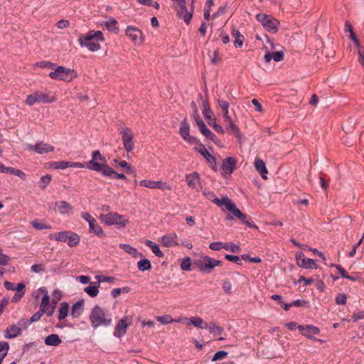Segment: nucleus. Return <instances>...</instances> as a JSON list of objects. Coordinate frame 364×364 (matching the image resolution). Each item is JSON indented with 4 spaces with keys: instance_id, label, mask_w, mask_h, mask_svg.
<instances>
[{
    "instance_id": "nucleus-1",
    "label": "nucleus",
    "mask_w": 364,
    "mask_h": 364,
    "mask_svg": "<svg viewBox=\"0 0 364 364\" xmlns=\"http://www.w3.org/2000/svg\"><path fill=\"white\" fill-rule=\"evenodd\" d=\"M105 41L104 35L100 31H90L85 35H81L78 38L79 44L81 47H86L92 52L97 51L100 49L99 41Z\"/></svg>"
},
{
    "instance_id": "nucleus-2",
    "label": "nucleus",
    "mask_w": 364,
    "mask_h": 364,
    "mask_svg": "<svg viewBox=\"0 0 364 364\" xmlns=\"http://www.w3.org/2000/svg\"><path fill=\"white\" fill-rule=\"evenodd\" d=\"M87 168L97 172H100L103 176L112 173L109 166L107 165L106 158L102 156L99 150L92 152V159L88 161Z\"/></svg>"
},
{
    "instance_id": "nucleus-3",
    "label": "nucleus",
    "mask_w": 364,
    "mask_h": 364,
    "mask_svg": "<svg viewBox=\"0 0 364 364\" xmlns=\"http://www.w3.org/2000/svg\"><path fill=\"white\" fill-rule=\"evenodd\" d=\"M90 321L92 326L97 328L100 326H109L112 324V316L106 314L98 305H95L90 314Z\"/></svg>"
},
{
    "instance_id": "nucleus-4",
    "label": "nucleus",
    "mask_w": 364,
    "mask_h": 364,
    "mask_svg": "<svg viewBox=\"0 0 364 364\" xmlns=\"http://www.w3.org/2000/svg\"><path fill=\"white\" fill-rule=\"evenodd\" d=\"M99 219L106 225H115L118 228H124L130 223L127 215H120L117 212H109L105 214H100Z\"/></svg>"
},
{
    "instance_id": "nucleus-5",
    "label": "nucleus",
    "mask_w": 364,
    "mask_h": 364,
    "mask_svg": "<svg viewBox=\"0 0 364 364\" xmlns=\"http://www.w3.org/2000/svg\"><path fill=\"white\" fill-rule=\"evenodd\" d=\"M48 76L53 80H58L65 82H72L77 77L76 71L73 69L68 68L64 66H56L51 71Z\"/></svg>"
},
{
    "instance_id": "nucleus-6",
    "label": "nucleus",
    "mask_w": 364,
    "mask_h": 364,
    "mask_svg": "<svg viewBox=\"0 0 364 364\" xmlns=\"http://www.w3.org/2000/svg\"><path fill=\"white\" fill-rule=\"evenodd\" d=\"M173 1V8L177 12V16L183 18L186 24H188L193 17V6H191L188 9L186 6L185 0H172Z\"/></svg>"
},
{
    "instance_id": "nucleus-7",
    "label": "nucleus",
    "mask_w": 364,
    "mask_h": 364,
    "mask_svg": "<svg viewBox=\"0 0 364 364\" xmlns=\"http://www.w3.org/2000/svg\"><path fill=\"white\" fill-rule=\"evenodd\" d=\"M256 18L267 31L272 33L278 31L280 23L272 16L260 13L256 16Z\"/></svg>"
},
{
    "instance_id": "nucleus-8",
    "label": "nucleus",
    "mask_w": 364,
    "mask_h": 364,
    "mask_svg": "<svg viewBox=\"0 0 364 364\" xmlns=\"http://www.w3.org/2000/svg\"><path fill=\"white\" fill-rule=\"evenodd\" d=\"M203 195L220 208L225 206L228 211L235 208V203L227 196L218 198L213 192L206 190L203 191Z\"/></svg>"
},
{
    "instance_id": "nucleus-9",
    "label": "nucleus",
    "mask_w": 364,
    "mask_h": 364,
    "mask_svg": "<svg viewBox=\"0 0 364 364\" xmlns=\"http://www.w3.org/2000/svg\"><path fill=\"white\" fill-rule=\"evenodd\" d=\"M195 264L200 272L208 274L211 272L214 267L220 265L221 261L205 256Z\"/></svg>"
},
{
    "instance_id": "nucleus-10",
    "label": "nucleus",
    "mask_w": 364,
    "mask_h": 364,
    "mask_svg": "<svg viewBox=\"0 0 364 364\" xmlns=\"http://www.w3.org/2000/svg\"><path fill=\"white\" fill-rule=\"evenodd\" d=\"M55 97L50 96L48 93L36 92L27 96L26 103L28 106H32L35 103H50L55 101Z\"/></svg>"
},
{
    "instance_id": "nucleus-11",
    "label": "nucleus",
    "mask_w": 364,
    "mask_h": 364,
    "mask_svg": "<svg viewBox=\"0 0 364 364\" xmlns=\"http://www.w3.org/2000/svg\"><path fill=\"white\" fill-rule=\"evenodd\" d=\"M122 141L125 150L131 152L134 148V134L130 129L125 127L120 131Z\"/></svg>"
},
{
    "instance_id": "nucleus-12",
    "label": "nucleus",
    "mask_w": 364,
    "mask_h": 364,
    "mask_svg": "<svg viewBox=\"0 0 364 364\" xmlns=\"http://www.w3.org/2000/svg\"><path fill=\"white\" fill-rule=\"evenodd\" d=\"M126 34L130 38L135 45H141L144 43V38L142 32L136 27L127 26Z\"/></svg>"
},
{
    "instance_id": "nucleus-13",
    "label": "nucleus",
    "mask_w": 364,
    "mask_h": 364,
    "mask_svg": "<svg viewBox=\"0 0 364 364\" xmlns=\"http://www.w3.org/2000/svg\"><path fill=\"white\" fill-rule=\"evenodd\" d=\"M132 324V318L128 316L122 317L115 326L114 336L121 338L127 333V328Z\"/></svg>"
},
{
    "instance_id": "nucleus-14",
    "label": "nucleus",
    "mask_w": 364,
    "mask_h": 364,
    "mask_svg": "<svg viewBox=\"0 0 364 364\" xmlns=\"http://www.w3.org/2000/svg\"><path fill=\"white\" fill-rule=\"evenodd\" d=\"M193 149L200 154L207 160L214 171H217L215 158L208 152L203 144H199V146H194Z\"/></svg>"
},
{
    "instance_id": "nucleus-15",
    "label": "nucleus",
    "mask_w": 364,
    "mask_h": 364,
    "mask_svg": "<svg viewBox=\"0 0 364 364\" xmlns=\"http://www.w3.org/2000/svg\"><path fill=\"white\" fill-rule=\"evenodd\" d=\"M237 161L234 157H228L223 160L221 165V174L226 177L230 176L236 167Z\"/></svg>"
},
{
    "instance_id": "nucleus-16",
    "label": "nucleus",
    "mask_w": 364,
    "mask_h": 364,
    "mask_svg": "<svg viewBox=\"0 0 364 364\" xmlns=\"http://www.w3.org/2000/svg\"><path fill=\"white\" fill-rule=\"evenodd\" d=\"M186 181L190 188L195 189L197 191L202 189L200 175L196 171L187 174L186 176Z\"/></svg>"
},
{
    "instance_id": "nucleus-17",
    "label": "nucleus",
    "mask_w": 364,
    "mask_h": 364,
    "mask_svg": "<svg viewBox=\"0 0 364 364\" xmlns=\"http://www.w3.org/2000/svg\"><path fill=\"white\" fill-rule=\"evenodd\" d=\"M225 123V129L229 134H233L241 143L242 135L240 131L239 127L234 122L231 117L224 120Z\"/></svg>"
},
{
    "instance_id": "nucleus-18",
    "label": "nucleus",
    "mask_w": 364,
    "mask_h": 364,
    "mask_svg": "<svg viewBox=\"0 0 364 364\" xmlns=\"http://www.w3.org/2000/svg\"><path fill=\"white\" fill-rule=\"evenodd\" d=\"M55 309V305H54L52 302L50 304V296H43L39 310H41L43 314H46V315L50 317L54 314Z\"/></svg>"
},
{
    "instance_id": "nucleus-19",
    "label": "nucleus",
    "mask_w": 364,
    "mask_h": 364,
    "mask_svg": "<svg viewBox=\"0 0 364 364\" xmlns=\"http://www.w3.org/2000/svg\"><path fill=\"white\" fill-rule=\"evenodd\" d=\"M27 148L30 151H34L38 154H44L54 151V147L48 144L40 142L36 145L28 144Z\"/></svg>"
},
{
    "instance_id": "nucleus-20",
    "label": "nucleus",
    "mask_w": 364,
    "mask_h": 364,
    "mask_svg": "<svg viewBox=\"0 0 364 364\" xmlns=\"http://www.w3.org/2000/svg\"><path fill=\"white\" fill-rule=\"evenodd\" d=\"M50 167L55 169H65L68 167L83 168L85 166L80 162H71L67 161H54L51 164Z\"/></svg>"
},
{
    "instance_id": "nucleus-21",
    "label": "nucleus",
    "mask_w": 364,
    "mask_h": 364,
    "mask_svg": "<svg viewBox=\"0 0 364 364\" xmlns=\"http://www.w3.org/2000/svg\"><path fill=\"white\" fill-rule=\"evenodd\" d=\"M296 262L301 267L306 269L316 268V264L314 259L306 258L303 252H299L296 257Z\"/></svg>"
},
{
    "instance_id": "nucleus-22",
    "label": "nucleus",
    "mask_w": 364,
    "mask_h": 364,
    "mask_svg": "<svg viewBox=\"0 0 364 364\" xmlns=\"http://www.w3.org/2000/svg\"><path fill=\"white\" fill-rule=\"evenodd\" d=\"M183 321H186L188 326L193 325L196 328H205V329H207V328H208L207 323L205 322L203 320V318L199 316H193V317H191L189 319L180 318L178 319H176V322L179 323V322H182Z\"/></svg>"
},
{
    "instance_id": "nucleus-23",
    "label": "nucleus",
    "mask_w": 364,
    "mask_h": 364,
    "mask_svg": "<svg viewBox=\"0 0 364 364\" xmlns=\"http://www.w3.org/2000/svg\"><path fill=\"white\" fill-rule=\"evenodd\" d=\"M232 215L236 218L239 219L242 223L250 228H254L258 229V227L251 220H247V215L242 213L235 204V208L232 210H229Z\"/></svg>"
},
{
    "instance_id": "nucleus-24",
    "label": "nucleus",
    "mask_w": 364,
    "mask_h": 364,
    "mask_svg": "<svg viewBox=\"0 0 364 364\" xmlns=\"http://www.w3.org/2000/svg\"><path fill=\"white\" fill-rule=\"evenodd\" d=\"M177 239V235L172 232L171 234L164 235L161 239V243L163 246L166 247L177 246L178 245Z\"/></svg>"
},
{
    "instance_id": "nucleus-25",
    "label": "nucleus",
    "mask_w": 364,
    "mask_h": 364,
    "mask_svg": "<svg viewBox=\"0 0 364 364\" xmlns=\"http://www.w3.org/2000/svg\"><path fill=\"white\" fill-rule=\"evenodd\" d=\"M21 335V328L16 324L9 326L4 332L6 338H14Z\"/></svg>"
},
{
    "instance_id": "nucleus-26",
    "label": "nucleus",
    "mask_w": 364,
    "mask_h": 364,
    "mask_svg": "<svg viewBox=\"0 0 364 364\" xmlns=\"http://www.w3.org/2000/svg\"><path fill=\"white\" fill-rule=\"evenodd\" d=\"M58 210L61 215H72L73 213V207L66 200H61L55 203Z\"/></svg>"
},
{
    "instance_id": "nucleus-27",
    "label": "nucleus",
    "mask_w": 364,
    "mask_h": 364,
    "mask_svg": "<svg viewBox=\"0 0 364 364\" xmlns=\"http://www.w3.org/2000/svg\"><path fill=\"white\" fill-rule=\"evenodd\" d=\"M255 168L257 170V172H259L262 178L267 179V174L268 173V171L267 169L265 163L264 161L261 159H256L255 161Z\"/></svg>"
},
{
    "instance_id": "nucleus-28",
    "label": "nucleus",
    "mask_w": 364,
    "mask_h": 364,
    "mask_svg": "<svg viewBox=\"0 0 364 364\" xmlns=\"http://www.w3.org/2000/svg\"><path fill=\"white\" fill-rule=\"evenodd\" d=\"M89 224V230L90 232L94 233L95 235L99 236V237H104L105 236V234L101 228V226L99 225L96 219L95 218L93 220H91Z\"/></svg>"
},
{
    "instance_id": "nucleus-29",
    "label": "nucleus",
    "mask_w": 364,
    "mask_h": 364,
    "mask_svg": "<svg viewBox=\"0 0 364 364\" xmlns=\"http://www.w3.org/2000/svg\"><path fill=\"white\" fill-rule=\"evenodd\" d=\"M119 247L134 258L142 257V253L139 252L135 247L128 244H120Z\"/></svg>"
},
{
    "instance_id": "nucleus-30",
    "label": "nucleus",
    "mask_w": 364,
    "mask_h": 364,
    "mask_svg": "<svg viewBox=\"0 0 364 364\" xmlns=\"http://www.w3.org/2000/svg\"><path fill=\"white\" fill-rule=\"evenodd\" d=\"M284 56L283 51H277L272 53L268 51L264 55V60L266 63H269L273 59L275 62H280L284 59Z\"/></svg>"
},
{
    "instance_id": "nucleus-31",
    "label": "nucleus",
    "mask_w": 364,
    "mask_h": 364,
    "mask_svg": "<svg viewBox=\"0 0 364 364\" xmlns=\"http://www.w3.org/2000/svg\"><path fill=\"white\" fill-rule=\"evenodd\" d=\"M84 301L80 300L72 306L71 316L73 318H78L83 312Z\"/></svg>"
},
{
    "instance_id": "nucleus-32",
    "label": "nucleus",
    "mask_w": 364,
    "mask_h": 364,
    "mask_svg": "<svg viewBox=\"0 0 364 364\" xmlns=\"http://www.w3.org/2000/svg\"><path fill=\"white\" fill-rule=\"evenodd\" d=\"M99 282H91L88 287L84 289V291L91 297H95L99 293Z\"/></svg>"
},
{
    "instance_id": "nucleus-33",
    "label": "nucleus",
    "mask_w": 364,
    "mask_h": 364,
    "mask_svg": "<svg viewBox=\"0 0 364 364\" xmlns=\"http://www.w3.org/2000/svg\"><path fill=\"white\" fill-rule=\"evenodd\" d=\"M320 330L318 327L313 325H305V331L304 336L309 338H314V336L318 335Z\"/></svg>"
},
{
    "instance_id": "nucleus-34",
    "label": "nucleus",
    "mask_w": 364,
    "mask_h": 364,
    "mask_svg": "<svg viewBox=\"0 0 364 364\" xmlns=\"http://www.w3.org/2000/svg\"><path fill=\"white\" fill-rule=\"evenodd\" d=\"M179 134L183 139L190 136V126L186 119H184L180 124Z\"/></svg>"
},
{
    "instance_id": "nucleus-35",
    "label": "nucleus",
    "mask_w": 364,
    "mask_h": 364,
    "mask_svg": "<svg viewBox=\"0 0 364 364\" xmlns=\"http://www.w3.org/2000/svg\"><path fill=\"white\" fill-rule=\"evenodd\" d=\"M60 343L61 340L57 334H50L45 338V343L47 346H58Z\"/></svg>"
},
{
    "instance_id": "nucleus-36",
    "label": "nucleus",
    "mask_w": 364,
    "mask_h": 364,
    "mask_svg": "<svg viewBox=\"0 0 364 364\" xmlns=\"http://www.w3.org/2000/svg\"><path fill=\"white\" fill-rule=\"evenodd\" d=\"M70 231H62L55 234H51L49 236L50 240H55L58 242H67Z\"/></svg>"
},
{
    "instance_id": "nucleus-37",
    "label": "nucleus",
    "mask_w": 364,
    "mask_h": 364,
    "mask_svg": "<svg viewBox=\"0 0 364 364\" xmlns=\"http://www.w3.org/2000/svg\"><path fill=\"white\" fill-rule=\"evenodd\" d=\"M80 235L75 232L70 231L67 240L68 246L70 247H75L80 243Z\"/></svg>"
},
{
    "instance_id": "nucleus-38",
    "label": "nucleus",
    "mask_w": 364,
    "mask_h": 364,
    "mask_svg": "<svg viewBox=\"0 0 364 364\" xmlns=\"http://www.w3.org/2000/svg\"><path fill=\"white\" fill-rule=\"evenodd\" d=\"M69 311V305L67 302H62L60 305V308L58 310V319L63 320L64 319L68 314Z\"/></svg>"
},
{
    "instance_id": "nucleus-39",
    "label": "nucleus",
    "mask_w": 364,
    "mask_h": 364,
    "mask_svg": "<svg viewBox=\"0 0 364 364\" xmlns=\"http://www.w3.org/2000/svg\"><path fill=\"white\" fill-rule=\"evenodd\" d=\"M199 130L200 132L206 137L213 139L215 137V134L210 132L209 129L207 128L206 125L203 122H200L198 125Z\"/></svg>"
},
{
    "instance_id": "nucleus-40",
    "label": "nucleus",
    "mask_w": 364,
    "mask_h": 364,
    "mask_svg": "<svg viewBox=\"0 0 364 364\" xmlns=\"http://www.w3.org/2000/svg\"><path fill=\"white\" fill-rule=\"evenodd\" d=\"M232 35L235 37L234 45L235 48H240L243 45L245 38L240 34L239 31L233 30Z\"/></svg>"
},
{
    "instance_id": "nucleus-41",
    "label": "nucleus",
    "mask_w": 364,
    "mask_h": 364,
    "mask_svg": "<svg viewBox=\"0 0 364 364\" xmlns=\"http://www.w3.org/2000/svg\"><path fill=\"white\" fill-rule=\"evenodd\" d=\"M146 246L150 247L154 254L159 257H162L164 256L163 252L161 251L159 245L151 240H146L145 242Z\"/></svg>"
},
{
    "instance_id": "nucleus-42",
    "label": "nucleus",
    "mask_w": 364,
    "mask_h": 364,
    "mask_svg": "<svg viewBox=\"0 0 364 364\" xmlns=\"http://www.w3.org/2000/svg\"><path fill=\"white\" fill-rule=\"evenodd\" d=\"M137 268L141 272L149 270L151 268V262L146 258L141 259L137 262Z\"/></svg>"
},
{
    "instance_id": "nucleus-43",
    "label": "nucleus",
    "mask_w": 364,
    "mask_h": 364,
    "mask_svg": "<svg viewBox=\"0 0 364 364\" xmlns=\"http://www.w3.org/2000/svg\"><path fill=\"white\" fill-rule=\"evenodd\" d=\"M117 21L114 18H112L107 20L105 22V25L107 30L114 33H117L119 31V28L117 26Z\"/></svg>"
},
{
    "instance_id": "nucleus-44",
    "label": "nucleus",
    "mask_w": 364,
    "mask_h": 364,
    "mask_svg": "<svg viewBox=\"0 0 364 364\" xmlns=\"http://www.w3.org/2000/svg\"><path fill=\"white\" fill-rule=\"evenodd\" d=\"M218 105L223 111V117L224 120L231 117L229 114V103L226 101L218 100Z\"/></svg>"
},
{
    "instance_id": "nucleus-45",
    "label": "nucleus",
    "mask_w": 364,
    "mask_h": 364,
    "mask_svg": "<svg viewBox=\"0 0 364 364\" xmlns=\"http://www.w3.org/2000/svg\"><path fill=\"white\" fill-rule=\"evenodd\" d=\"M52 180V176L50 174H46L45 176H43L38 182L39 186L41 189L44 190L46 189L48 186L50 184Z\"/></svg>"
},
{
    "instance_id": "nucleus-46",
    "label": "nucleus",
    "mask_w": 364,
    "mask_h": 364,
    "mask_svg": "<svg viewBox=\"0 0 364 364\" xmlns=\"http://www.w3.org/2000/svg\"><path fill=\"white\" fill-rule=\"evenodd\" d=\"M207 329H208L210 333H213L214 335H220L223 332V328L218 326L214 322L210 323Z\"/></svg>"
},
{
    "instance_id": "nucleus-47",
    "label": "nucleus",
    "mask_w": 364,
    "mask_h": 364,
    "mask_svg": "<svg viewBox=\"0 0 364 364\" xmlns=\"http://www.w3.org/2000/svg\"><path fill=\"white\" fill-rule=\"evenodd\" d=\"M9 348V346L7 342H0V363H1L3 359L7 355Z\"/></svg>"
},
{
    "instance_id": "nucleus-48",
    "label": "nucleus",
    "mask_w": 364,
    "mask_h": 364,
    "mask_svg": "<svg viewBox=\"0 0 364 364\" xmlns=\"http://www.w3.org/2000/svg\"><path fill=\"white\" fill-rule=\"evenodd\" d=\"M224 249L233 253H239L241 250V248L238 245L232 242L225 244Z\"/></svg>"
},
{
    "instance_id": "nucleus-49",
    "label": "nucleus",
    "mask_w": 364,
    "mask_h": 364,
    "mask_svg": "<svg viewBox=\"0 0 364 364\" xmlns=\"http://www.w3.org/2000/svg\"><path fill=\"white\" fill-rule=\"evenodd\" d=\"M154 189L157 188V189H161L163 191H165V190L169 191L171 189V186L166 182H164L161 181H154Z\"/></svg>"
},
{
    "instance_id": "nucleus-50",
    "label": "nucleus",
    "mask_w": 364,
    "mask_h": 364,
    "mask_svg": "<svg viewBox=\"0 0 364 364\" xmlns=\"http://www.w3.org/2000/svg\"><path fill=\"white\" fill-rule=\"evenodd\" d=\"M156 320L162 324H168L171 323L173 321H176V320H173L171 316H170L169 314L157 316Z\"/></svg>"
},
{
    "instance_id": "nucleus-51",
    "label": "nucleus",
    "mask_w": 364,
    "mask_h": 364,
    "mask_svg": "<svg viewBox=\"0 0 364 364\" xmlns=\"http://www.w3.org/2000/svg\"><path fill=\"white\" fill-rule=\"evenodd\" d=\"M6 173H12L16 176H18L19 178L24 179L26 177V174L19 169H16L11 167H7V170Z\"/></svg>"
},
{
    "instance_id": "nucleus-52",
    "label": "nucleus",
    "mask_w": 364,
    "mask_h": 364,
    "mask_svg": "<svg viewBox=\"0 0 364 364\" xmlns=\"http://www.w3.org/2000/svg\"><path fill=\"white\" fill-rule=\"evenodd\" d=\"M205 102H206L207 107L203 109V114L206 119H210L211 122H213V119H212V116H213V113L209 107L208 101L207 100H205Z\"/></svg>"
},
{
    "instance_id": "nucleus-53",
    "label": "nucleus",
    "mask_w": 364,
    "mask_h": 364,
    "mask_svg": "<svg viewBox=\"0 0 364 364\" xmlns=\"http://www.w3.org/2000/svg\"><path fill=\"white\" fill-rule=\"evenodd\" d=\"M210 61L213 65H216L221 61V58L219 55V50L218 49H215L213 53V55H210Z\"/></svg>"
},
{
    "instance_id": "nucleus-54",
    "label": "nucleus",
    "mask_w": 364,
    "mask_h": 364,
    "mask_svg": "<svg viewBox=\"0 0 364 364\" xmlns=\"http://www.w3.org/2000/svg\"><path fill=\"white\" fill-rule=\"evenodd\" d=\"M114 162L117 163L120 167L126 168L127 173H131L133 172L132 166L126 161L114 160Z\"/></svg>"
},
{
    "instance_id": "nucleus-55",
    "label": "nucleus",
    "mask_w": 364,
    "mask_h": 364,
    "mask_svg": "<svg viewBox=\"0 0 364 364\" xmlns=\"http://www.w3.org/2000/svg\"><path fill=\"white\" fill-rule=\"evenodd\" d=\"M31 224L32 225V227L36 230H43V229H50L51 227L50 225H44L41 223H39L38 221H31Z\"/></svg>"
},
{
    "instance_id": "nucleus-56",
    "label": "nucleus",
    "mask_w": 364,
    "mask_h": 364,
    "mask_svg": "<svg viewBox=\"0 0 364 364\" xmlns=\"http://www.w3.org/2000/svg\"><path fill=\"white\" fill-rule=\"evenodd\" d=\"M191 266V259L190 257H186L184 260L181 263V268L183 270L190 271Z\"/></svg>"
},
{
    "instance_id": "nucleus-57",
    "label": "nucleus",
    "mask_w": 364,
    "mask_h": 364,
    "mask_svg": "<svg viewBox=\"0 0 364 364\" xmlns=\"http://www.w3.org/2000/svg\"><path fill=\"white\" fill-rule=\"evenodd\" d=\"M228 355V352L225 350H220L216 352L212 358V361H216L218 360H222L226 357Z\"/></svg>"
},
{
    "instance_id": "nucleus-58",
    "label": "nucleus",
    "mask_w": 364,
    "mask_h": 364,
    "mask_svg": "<svg viewBox=\"0 0 364 364\" xmlns=\"http://www.w3.org/2000/svg\"><path fill=\"white\" fill-rule=\"evenodd\" d=\"M183 140L186 142H187L188 144H189L190 145H193L195 146H199V144H201L198 139H196V137L191 136V135L188 136V137H186Z\"/></svg>"
},
{
    "instance_id": "nucleus-59",
    "label": "nucleus",
    "mask_w": 364,
    "mask_h": 364,
    "mask_svg": "<svg viewBox=\"0 0 364 364\" xmlns=\"http://www.w3.org/2000/svg\"><path fill=\"white\" fill-rule=\"evenodd\" d=\"M55 65L56 64L55 63L46 60L41 61L36 63V65L39 68H51L52 70H53L55 68Z\"/></svg>"
},
{
    "instance_id": "nucleus-60",
    "label": "nucleus",
    "mask_w": 364,
    "mask_h": 364,
    "mask_svg": "<svg viewBox=\"0 0 364 364\" xmlns=\"http://www.w3.org/2000/svg\"><path fill=\"white\" fill-rule=\"evenodd\" d=\"M139 3L148 6H154L155 9H159L160 6L157 2H154L152 0H139Z\"/></svg>"
},
{
    "instance_id": "nucleus-61",
    "label": "nucleus",
    "mask_w": 364,
    "mask_h": 364,
    "mask_svg": "<svg viewBox=\"0 0 364 364\" xmlns=\"http://www.w3.org/2000/svg\"><path fill=\"white\" fill-rule=\"evenodd\" d=\"M53 298L52 299V303L54 305H56L58 301L61 299V297H62V292H61V291H60L58 289L54 290L53 292Z\"/></svg>"
},
{
    "instance_id": "nucleus-62",
    "label": "nucleus",
    "mask_w": 364,
    "mask_h": 364,
    "mask_svg": "<svg viewBox=\"0 0 364 364\" xmlns=\"http://www.w3.org/2000/svg\"><path fill=\"white\" fill-rule=\"evenodd\" d=\"M224 245L225 244H223V242H211L209 245V247L212 250L218 251V250H220L221 249L224 248Z\"/></svg>"
},
{
    "instance_id": "nucleus-63",
    "label": "nucleus",
    "mask_w": 364,
    "mask_h": 364,
    "mask_svg": "<svg viewBox=\"0 0 364 364\" xmlns=\"http://www.w3.org/2000/svg\"><path fill=\"white\" fill-rule=\"evenodd\" d=\"M154 181L148 180V179H143L139 181V185L143 187H146L151 189H154Z\"/></svg>"
},
{
    "instance_id": "nucleus-64",
    "label": "nucleus",
    "mask_w": 364,
    "mask_h": 364,
    "mask_svg": "<svg viewBox=\"0 0 364 364\" xmlns=\"http://www.w3.org/2000/svg\"><path fill=\"white\" fill-rule=\"evenodd\" d=\"M347 296L345 294H339L336 298L337 304L343 305L346 303Z\"/></svg>"
}]
</instances>
